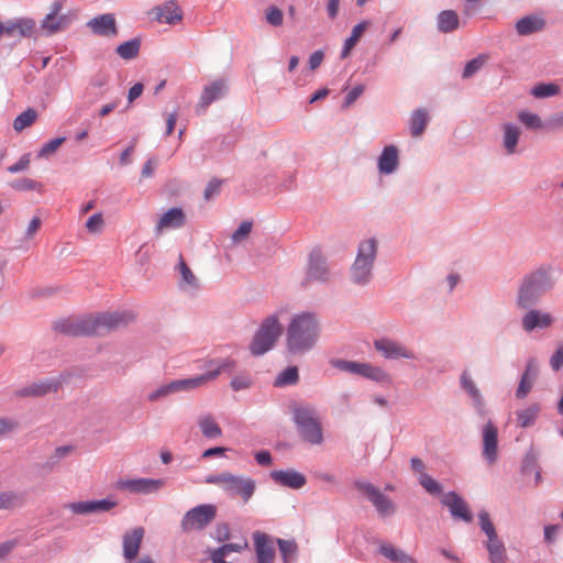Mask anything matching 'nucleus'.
Wrapping results in <instances>:
<instances>
[{
  "instance_id": "obj_1",
  "label": "nucleus",
  "mask_w": 563,
  "mask_h": 563,
  "mask_svg": "<svg viewBox=\"0 0 563 563\" xmlns=\"http://www.w3.org/2000/svg\"><path fill=\"white\" fill-rule=\"evenodd\" d=\"M129 311L103 312L96 316L68 318L55 323V330L70 336L106 335L133 320Z\"/></svg>"
},
{
  "instance_id": "obj_2",
  "label": "nucleus",
  "mask_w": 563,
  "mask_h": 563,
  "mask_svg": "<svg viewBox=\"0 0 563 563\" xmlns=\"http://www.w3.org/2000/svg\"><path fill=\"white\" fill-rule=\"evenodd\" d=\"M320 322L311 312L295 314L286 331V347L292 355H302L311 351L320 336Z\"/></svg>"
},
{
  "instance_id": "obj_3",
  "label": "nucleus",
  "mask_w": 563,
  "mask_h": 563,
  "mask_svg": "<svg viewBox=\"0 0 563 563\" xmlns=\"http://www.w3.org/2000/svg\"><path fill=\"white\" fill-rule=\"evenodd\" d=\"M553 286L554 282L552 280L551 269L549 267L541 266L530 272L523 276L518 286L516 307L518 309L536 307Z\"/></svg>"
},
{
  "instance_id": "obj_4",
  "label": "nucleus",
  "mask_w": 563,
  "mask_h": 563,
  "mask_svg": "<svg viewBox=\"0 0 563 563\" xmlns=\"http://www.w3.org/2000/svg\"><path fill=\"white\" fill-rule=\"evenodd\" d=\"M234 366L235 363L232 360H224L219 364L214 361H211L209 362V369L206 374L185 379L172 380L168 384H165L150 393L147 398L150 401H157L175 393L199 388L206 385L208 382L217 378L221 372L231 371L234 368Z\"/></svg>"
},
{
  "instance_id": "obj_5",
  "label": "nucleus",
  "mask_w": 563,
  "mask_h": 563,
  "mask_svg": "<svg viewBox=\"0 0 563 563\" xmlns=\"http://www.w3.org/2000/svg\"><path fill=\"white\" fill-rule=\"evenodd\" d=\"M377 251L378 243L374 238L360 242L355 261L350 268L353 284L365 286L371 283Z\"/></svg>"
},
{
  "instance_id": "obj_6",
  "label": "nucleus",
  "mask_w": 563,
  "mask_h": 563,
  "mask_svg": "<svg viewBox=\"0 0 563 563\" xmlns=\"http://www.w3.org/2000/svg\"><path fill=\"white\" fill-rule=\"evenodd\" d=\"M292 413L300 438L311 445L322 444L323 431L316 410L311 407L295 405Z\"/></svg>"
},
{
  "instance_id": "obj_7",
  "label": "nucleus",
  "mask_w": 563,
  "mask_h": 563,
  "mask_svg": "<svg viewBox=\"0 0 563 563\" xmlns=\"http://www.w3.org/2000/svg\"><path fill=\"white\" fill-rule=\"evenodd\" d=\"M205 482L219 485L228 495L241 497L244 503L253 497L256 489V483L251 477L233 475L228 472L211 474L206 477Z\"/></svg>"
},
{
  "instance_id": "obj_8",
  "label": "nucleus",
  "mask_w": 563,
  "mask_h": 563,
  "mask_svg": "<svg viewBox=\"0 0 563 563\" xmlns=\"http://www.w3.org/2000/svg\"><path fill=\"white\" fill-rule=\"evenodd\" d=\"M282 333V327L277 314H271L263 320L255 332L250 344V351L254 356H260L268 352L275 345Z\"/></svg>"
},
{
  "instance_id": "obj_9",
  "label": "nucleus",
  "mask_w": 563,
  "mask_h": 563,
  "mask_svg": "<svg viewBox=\"0 0 563 563\" xmlns=\"http://www.w3.org/2000/svg\"><path fill=\"white\" fill-rule=\"evenodd\" d=\"M353 487L375 507L379 517H390L396 512V504L372 483L356 479Z\"/></svg>"
},
{
  "instance_id": "obj_10",
  "label": "nucleus",
  "mask_w": 563,
  "mask_h": 563,
  "mask_svg": "<svg viewBox=\"0 0 563 563\" xmlns=\"http://www.w3.org/2000/svg\"><path fill=\"white\" fill-rule=\"evenodd\" d=\"M217 517V507L212 504H202L189 509L180 521L183 532L201 531Z\"/></svg>"
},
{
  "instance_id": "obj_11",
  "label": "nucleus",
  "mask_w": 563,
  "mask_h": 563,
  "mask_svg": "<svg viewBox=\"0 0 563 563\" xmlns=\"http://www.w3.org/2000/svg\"><path fill=\"white\" fill-rule=\"evenodd\" d=\"M375 350L380 353L386 360L397 361L400 358L417 360V354L413 350L409 349L404 343L390 339L379 338L374 341Z\"/></svg>"
},
{
  "instance_id": "obj_12",
  "label": "nucleus",
  "mask_w": 563,
  "mask_h": 563,
  "mask_svg": "<svg viewBox=\"0 0 563 563\" xmlns=\"http://www.w3.org/2000/svg\"><path fill=\"white\" fill-rule=\"evenodd\" d=\"M62 9L63 2L54 1L51 12L42 21L41 27L47 35L64 31L71 24L73 18L69 14H60Z\"/></svg>"
},
{
  "instance_id": "obj_13",
  "label": "nucleus",
  "mask_w": 563,
  "mask_h": 563,
  "mask_svg": "<svg viewBox=\"0 0 563 563\" xmlns=\"http://www.w3.org/2000/svg\"><path fill=\"white\" fill-rule=\"evenodd\" d=\"M330 278L327 258L320 250H313L309 255L306 282L328 283Z\"/></svg>"
},
{
  "instance_id": "obj_14",
  "label": "nucleus",
  "mask_w": 563,
  "mask_h": 563,
  "mask_svg": "<svg viewBox=\"0 0 563 563\" xmlns=\"http://www.w3.org/2000/svg\"><path fill=\"white\" fill-rule=\"evenodd\" d=\"M86 26L96 36L114 37L119 33L117 20L113 13L96 15L87 22Z\"/></svg>"
},
{
  "instance_id": "obj_15",
  "label": "nucleus",
  "mask_w": 563,
  "mask_h": 563,
  "mask_svg": "<svg viewBox=\"0 0 563 563\" xmlns=\"http://www.w3.org/2000/svg\"><path fill=\"white\" fill-rule=\"evenodd\" d=\"M483 451L482 455L488 465H493L498 459V429L489 420L482 430Z\"/></svg>"
},
{
  "instance_id": "obj_16",
  "label": "nucleus",
  "mask_w": 563,
  "mask_h": 563,
  "mask_svg": "<svg viewBox=\"0 0 563 563\" xmlns=\"http://www.w3.org/2000/svg\"><path fill=\"white\" fill-rule=\"evenodd\" d=\"M165 485L164 479L154 478H134L119 481L117 487L133 494H153L158 492Z\"/></svg>"
},
{
  "instance_id": "obj_17",
  "label": "nucleus",
  "mask_w": 563,
  "mask_h": 563,
  "mask_svg": "<svg viewBox=\"0 0 563 563\" xmlns=\"http://www.w3.org/2000/svg\"><path fill=\"white\" fill-rule=\"evenodd\" d=\"M525 310L526 313L521 318L523 331L530 333L537 329H548L553 324L554 319L551 313L534 309L533 307Z\"/></svg>"
},
{
  "instance_id": "obj_18",
  "label": "nucleus",
  "mask_w": 563,
  "mask_h": 563,
  "mask_svg": "<svg viewBox=\"0 0 563 563\" xmlns=\"http://www.w3.org/2000/svg\"><path fill=\"white\" fill-rule=\"evenodd\" d=\"M441 503L443 506L449 508L451 516L455 520H462L467 523L473 521V516L466 501L455 492L444 494Z\"/></svg>"
},
{
  "instance_id": "obj_19",
  "label": "nucleus",
  "mask_w": 563,
  "mask_h": 563,
  "mask_svg": "<svg viewBox=\"0 0 563 563\" xmlns=\"http://www.w3.org/2000/svg\"><path fill=\"white\" fill-rule=\"evenodd\" d=\"M65 380L64 375L60 378H48L41 382H35L21 390H19V395L22 397H40L47 395L49 393L57 391Z\"/></svg>"
},
{
  "instance_id": "obj_20",
  "label": "nucleus",
  "mask_w": 563,
  "mask_h": 563,
  "mask_svg": "<svg viewBox=\"0 0 563 563\" xmlns=\"http://www.w3.org/2000/svg\"><path fill=\"white\" fill-rule=\"evenodd\" d=\"M271 478L276 484L291 489H300L307 483L306 476L294 468L272 471Z\"/></svg>"
},
{
  "instance_id": "obj_21",
  "label": "nucleus",
  "mask_w": 563,
  "mask_h": 563,
  "mask_svg": "<svg viewBox=\"0 0 563 563\" xmlns=\"http://www.w3.org/2000/svg\"><path fill=\"white\" fill-rule=\"evenodd\" d=\"M186 214L181 208L174 207L163 213L155 225V232L161 234L164 230H175L184 227Z\"/></svg>"
},
{
  "instance_id": "obj_22",
  "label": "nucleus",
  "mask_w": 563,
  "mask_h": 563,
  "mask_svg": "<svg viewBox=\"0 0 563 563\" xmlns=\"http://www.w3.org/2000/svg\"><path fill=\"white\" fill-rule=\"evenodd\" d=\"M144 528L136 527L132 530L126 531L123 534V556L129 562H131L137 556L142 540L144 538Z\"/></svg>"
},
{
  "instance_id": "obj_23",
  "label": "nucleus",
  "mask_w": 563,
  "mask_h": 563,
  "mask_svg": "<svg viewBox=\"0 0 563 563\" xmlns=\"http://www.w3.org/2000/svg\"><path fill=\"white\" fill-rule=\"evenodd\" d=\"M253 541L257 563H273L275 558V549L269 536L261 531H255L253 533Z\"/></svg>"
},
{
  "instance_id": "obj_24",
  "label": "nucleus",
  "mask_w": 563,
  "mask_h": 563,
  "mask_svg": "<svg viewBox=\"0 0 563 563\" xmlns=\"http://www.w3.org/2000/svg\"><path fill=\"white\" fill-rule=\"evenodd\" d=\"M460 380L462 389L471 397L476 412L485 417L487 415L485 400L467 371L462 373Z\"/></svg>"
},
{
  "instance_id": "obj_25",
  "label": "nucleus",
  "mask_w": 563,
  "mask_h": 563,
  "mask_svg": "<svg viewBox=\"0 0 563 563\" xmlns=\"http://www.w3.org/2000/svg\"><path fill=\"white\" fill-rule=\"evenodd\" d=\"M35 29L32 19H16L1 22V35L30 37Z\"/></svg>"
},
{
  "instance_id": "obj_26",
  "label": "nucleus",
  "mask_w": 563,
  "mask_h": 563,
  "mask_svg": "<svg viewBox=\"0 0 563 563\" xmlns=\"http://www.w3.org/2000/svg\"><path fill=\"white\" fill-rule=\"evenodd\" d=\"M538 374L539 366L537 361L534 358H530L526 364V368L521 375L518 388L516 390V397L518 399H523L530 393L538 377Z\"/></svg>"
},
{
  "instance_id": "obj_27",
  "label": "nucleus",
  "mask_w": 563,
  "mask_h": 563,
  "mask_svg": "<svg viewBox=\"0 0 563 563\" xmlns=\"http://www.w3.org/2000/svg\"><path fill=\"white\" fill-rule=\"evenodd\" d=\"M228 91L224 79H218L206 86L198 103V111L206 110L213 101L222 98Z\"/></svg>"
},
{
  "instance_id": "obj_28",
  "label": "nucleus",
  "mask_w": 563,
  "mask_h": 563,
  "mask_svg": "<svg viewBox=\"0 0 563 563\" xmlns=\"http://www.w3.org/2000/svg\"><path fill=\"white\" fill-rule=\"evenodd\" d=\"M399 166V152L395 145L384 147L377 161V167L380 174L389 175L397 170Z\"/></svg>"
},
{
  "instance_id": "obj_29",
  "label": "nucleus",
  "mask_w": 563,
  "mask_h": 563,
  "mask_svg": "<svg viewBox=\"0 0 563 563\" xmlns=\"http://www.w3.org/2000/svg\"><path fill=\"white\" fill-rule=\"evenodd\" d=\"M544 27V19L536 14L526 15L519 19L515 24L516 32L520 36H529L533 33L543 31Z\"/></svg>"
},
{
  "instance_id": "obj_30",
  "label": "nucleus",
  "mask_w": 563,
  "mask_h": 563,
  "mask_svg": "<svg viewBox=\"0 0 563 563\" xmlns=\"http://www.w3.org/2000/svg\"><path fill=\"white\" fill-rule=\"evenodd\" d=\"M485 548L488 552V559L490 563H507V552L504 541L498 534L487 538Z\"/></svg>"
},
{
  "instance_id": "obj_31",
  "label": "nucleus",
  "mask_w": 563,
  "mask_h": 563,
  "mask_svg": "<svg viewBox=\"0 0 563 563\" xmlns=\"http://www.w3.org/2000/svg\"><path fill=\"white\" fill-rule=\"evenodd\" d=\"M503 131V146L508 155H512L517 151V144L521 134V130L514 123H504Z\"/></svg>"
},
{
  "instance_id": "obj_32",
  "label": "nucleus",
  "mask_w": 563,
  "mask_h": 563,
  "mask_svg": "<svg viewBox=\"0 0 563 563\" xmlns=\"http://www.w3.org/2000/svg\"><path fill=\"white\" fill-rule=\"evenodd\" d=\"M437 24L441 33H451L459 29L460 19L454 10H444L439 13Z\"/></svg>"
},
{
  "instance_id": "obj_33",
  "label": "nucleus",
  "mask_w": 563,
  "mask_h": 563,
  "mask_svg": "<svg viewBox=\"0 0 563 563\" xmlns=\"http://www.w3.org/2000/svg\"><path fill=\"white\" fill-rule=\"evenodd\" d=\"M157 18H164V21L168 24H174L183 20L181 9L176 3V0H169L164 8L156 7Z\"/></svg>"
},
{
  "instance_id": "obj_34",
  "label": "nucleus",
  "mask_w": 563,
  "mask_h": 563,
  "mask_svg": "<svg viewBox=\"0 0 563 563\" xmlns=\"http://www.w3.org/2000/svg\"><path fill=\"white\" fill-rule=\"evenodd\" d=\"M198 426L203 437L217 439L222 435V430L211 415H203L198 418Z\"/></svg>"
},
{
  "instance_id": "obj_35",
  "label": "nucleus",
  "mask_w": 563,
  "mask_h": 563,
  "mask_svg": "<svg viewBox=\"0 0 563 563\" xmlns=\"http://www.w3.org/2000/svg\"><path fill=\"white\" fill-rule=\"evenodd\" d=\"M379 553L395 563H412L413 559L390 543H380Z\"/></svg>"
},
{
  "instance_id": "obj_36",
  "label": "nucleus",
  "mask_w": 563,
  "mask_h": 563,
  "mask_svg": "<svg viewBox=\"0 0 563 563\" xmlns=\"http://www.w3.org/2000/svg\"><path fill=\"white\" fill-rule=\"evenodd\" d=\"M369 21H362L352 29L351 35L345 40L341 52V58L344 59L350 55L351 49L357 44L360 37L368 27Z\"/></svg>"
},
{
  "instance_id": "obj_37",
  "label": "nucleus",
  "mask_w": 563,
  "mask_h": 563,
  "mask_svg": "<svg viewBox=\"0 0 563 563\" xmlns=\"http://www.w3.org/2000/svg\"><path fill=\"white\" fill-rule=\"evenodd\" d=\"M428 113L423 109L413 111L410 118V133L413 137L422 135L428 124Z\"/></svg>"
},
{
  "instance_id": "obj_38",
  "label": "nucleus",
  "mask_w": 563,
  "mask_h": 563,
  "mask_svg": "<svg viewBox=\"0 0 563 563\" xmlns=\"http://www.w3.org/2000/svg\"><path fill=\"white\" fill-rule=\"evenodd\" d=\"M25 498L21 493L7 490L0 493V510L1 509H15L24 505Z\"/></svg>"
},
{
  "instance_id": "obj_39",
  "label": "nucleus",
  "mask_w": 563,
  "mask_h": 563,
  "mask_svg": "<svg viewBox=\"0 0 563 563\" xmlns=\"http://www.w3.org/2000/svg\"><path fill=\"white\" fill-rule=\"evenodd\" d=\"M140 48H141V40L135 37V38H132L130 41H126V42L120 44L115 48V53L121 58H123L125 60H130V59H134L139 55Z\"/></svg>"
},
{
  "instance_id": "obj_40",
  "label": "nucleus",
  "mask_w": 563,
  "mask_h": 563,
  "mask_svg": "<svg viewBox=\"0 0 563 563\" xmlns=\"http://www.w3.org/2000/svg\"><path fill=\"white\" fill-rule=\"evenodd\" d=\"M541 411V407L538 404H532L526 409L517 412V422L521 428H528L536 422L539 413Z\"/></svg>"
},
{
  "instance_id": "obj_41",
  "label": "nucleus",
  "mask_w": 563,
  "mask_h": 563,
  "mask_svg": "<svg viewBox=\"0 0 563 563\" xmlns=\"http://www.w3.org/2000/svg\"><path fill=\"white\" fill-rule=\"evenodd\" d=\"M299 380V372L297 366H288L280 372L274 380L275 387L294 386Z\"/></svg>"
},
{
  "instance_id": "obj_42",
  "label": "nucleus",
  "mask_w": 563,
  "mask_h": 563,
  "mask_svg": "<svg viewBox=\"0 0 563 563\" xmlns=\"http://www.w3.org/2000/svg\"><path fill=\"white\" fill-rule=\"evenodd\" d=\"M179 272L181 275V280L179 283L180 288L197 289L199 287L197 277L186 264L183 256H179Z\"/></svg>"
},
{
  "instance_id": "obj_43",
  "label": "nucleus",
  "mask_w": 563,
  "mask_h": 563,
  "mask_svg": "<svg viewBox=\"0 0 563 563\" xmlns=\"http://www.w3.org/2000/svg\"><path fill=\"white\" fill-rule=\"evenodd\" d=\"M361 376L377 383H386L390 380L389 375L383 368L368 363L363 364Z\"/></svg>"
},
{
  "instance_id": "obj_44",
  "label": "nucleus",
  "mask_w": 563,
  "mask_h": 563,
  "mask_svg": "<svg viewBox=\"0 0 563 563\" xmlns=\"http://www.w3.org/2000/svg\"><path fill=\"white\" fill-rule=\"evenodd\" d=\"M37 113L34 109L29 108L27 110L20 113L13 121V129L16 132L23 131L25 128L33 124L36 120Z\"/></svg>"
},
{
  "instance_id": "obj_45",
  "label": "nucleus",
  "mask_w": 563,
  "mask_h": 563,
  "mask_svg": "<svg viewBox=\"0 0 563 563\" xmlns=\"http://www.w3.org/2000/svg\"><path fill=\"white\" fill-rule=\"evenodd\" d=\"M331 364L339 371L361 376L364 363L338 358L331 361Z\"/></svg>"
},
{
  "instance_id": "obj_46",
  "label": "nucleus",
  "mask_w": 563,
  "mask_h": 563,
  "mask_svg": "<svg viewBox=\"0 0 563 563\" xmlns=\"http://www.w3.org/2000/svg\"><path fill=\"white\" fill-rule=\"evenodd\" d=\"M559 92L560 87L554 82H541L536 85L531 90L532 96L539 99L553 97L556 96Z\"/></svg>"
},
{
  "instance_id": "obj_47",
  "label": "nucleus",
  "mask_w": 563,
  "mask_h": 563,
  "mask_svg": "<svg viewBox=\"0 0 563 563\" xmlns=\"http://www.w3.org/2000/svg\"><path fill=\"white\" fill-rule=\"evenodd\" d=\"M418 482L430 495L438 496L443 492L442 485L429 474L420 475Z\"/></svg>"
},
{
  "instance_id": "obj_48",
  "label": "nucleus",
  "mask_w": 563,
  "mask_h": 563,
  "mask_svg": "<svg viewBox=\"0 0 563 563\" xmlns=\"http://www.w3.org/2000/svg\"><path fill=\"white\" fill-rule=\"evenodd\" d=\"M518 119L528 129H531V130L544 129V122H542L541 118L536 113H531L528 111H520L518 113Z\"/></svg>"
},
{
  "instance_id": "obj_49",
  "label": "nucleus",
  "mask_w": 563,
  "mask_h": 563,
  "mask_svg": "<svg viewBox=\"0 0 563 563\" xmlns=\"http://www.w3.org/2000/svg\"><path fill=\"white\" fill-rule=\"evenodd\" d=\"M486 60H487V56L479 55V56L471 59L470 62H467L463 69L462 77L464 79H468L472 76H474L484 66Z\"/></svg>"
},
{
  "instance_id": "obj_50",
  "label": "nucleus",
  "mask_w": 563,
  "mask_h": 563,
  "mask_svg": "<svg viewBox=\"0 0 563 563\" xmlns=\"http://www.w3.org/2000/svg\"><path fill=\"white\" fill-rule=\"evenodd\" d=\"M277 544L285 563H289V559L297 552V544L295 541L277 539Z\"/></svg>"
},
{
  "instance_id": "obj_51",
  "label": "nucleus",
  "mask_w": 563,
  "mask_h": 563,
  "mask_svg": "<svg viewBox=\"0 0 563 563\" xmlns=\"http://www.w3.org/2000/svg\"><path fill=\"white\" fill-rule=\"evenodd\" d=\"M479 526L482 531L486 534L487 538H492L497 534L495 526L489 518V515L486 510H482L478 514Z\"/></svg>"
},
{
  "instance_id": "obj_52",
  "label": "nucleus",
  "mask_w": 563,
  "mask_h": 563,
  "mask_svg": "<svg viewBox=\"0 0 563 563\" xmlns=\"http://www.w3.org/2000/svg\"><path fill=\"white\" fill-rule=\"evenodd\" d=\"M252 228L253 222L251 220H244L232 234L233 243H241L244 241L250 235Z\"/></svg>"
},
{
  "instance_id": "obj_53",
  "label": "nucleus",
  "mask_w": 563,
  "mask_h": 563,
  "mask_svg": "<svg viewBox=\"0 0 563 563\" xmlns=\"http://www.w3.org/2000/svg\"><path fill=\"white\" fill-rule=\"evenodd\" d=\"M544 129L549 132H558L563 130V111L552 113L544 121Z\"/></svg>"
},
{
  "instance_id": "obj_54",
  "label": "nucleus",
  "mask_w": 563,
  "mask_h": 563,
  "mask_svg": "<svg viewBox=\"0 0 563 563\" xmlns=\"http://www.w3.org/2000/svg\"><path fill=\"white\" fill-rule=\"evenodd\" d=\"M10 186L19 191H29L38 189L41 184L31 178H19L13 180Z\"/></svg>"
},
{
  "instance_id": "obj_55",
  "label": "nucleus",
  "mask_w": 563,
  "mask_h": 563,
  "mask_svg": "<svg viewBox=\"0 0 563 563\" xmlns=\"http://www.w3.org/2000/svg\"><path fill=\"white\" fill-rule=\"evenodd\" d=\"M104 220L102 213L92 214L86 222V229L89 233L97 234L103 230Z\"/></svg>"
},
{
  "instance_id": "obj_56",
  "label": "nucleus",
  "mask_w": 563,
  "mask_h": 563,
  "mask_svg": "<svg viewBox=\"0 0 563 563\" xmlns=\"http://www.w3.org/2000/svg\"><path fill=\"white\" fill-rule=\"evenodd\" d=\"M265 18H266V21L268 24H271L273 26H280L284 21V13L277 7L269 5L266 9Z\"/></svg>"
},
{
  "instance_id": "obj_57",
  "label": "nucleus",
  "mask_w": 563,
  "mask_h": 563,
  "mask_svg": "<svg viewBox=\"0 0 563 563\" xmlns=\"http://www.w3.org/2000/svg\"><path fill=\"white\" fill-rule=\"evenodd\" d=\"M117 505L118 503L110 498L90 500L91 514L110 511Z\"/></svg>"
},
{
  "instance_id": "obj_58",
  "label": "nucleus",
  "mask_w": 563,
  "mask_h": 563,
  "mask_svg": "<svg viewBox=\"0 0 563 563\" xmlns=\"http://www.w3.org/2000/svg\"><path fill=\"white\" fill-rule=\"evenodd\" d=\"M230 386L235 391L247 389L252 386V378L246 373L239 374L232 378Z\"/></svg>"
},
{
  "instance_id": "obj_59",
  "label": "nucleus",
  "mask_w": 563,
  "mask_h": 563,
  "mask_svg": "<svg viewBox=\"0 0 563 563\" xmlns=\"http://www.w3.org/2000/svg\"><path fill=\"white\" fill-rule=\"evenodd\" d=\"M65 140V137H56L48 141L40 150L38 157H48L51 154L55 153Z\"/></svg>"
},
{
  "instance_id": "obj_60",
  "label": "nucleus",
  "mask_w": 563,
  "mask_h": 563,
  "mask_svg": "<svg viewBox=\"0 0 563 563\" xmlns=\"http://www.w3.org/2000/svg\"><path fill=\"white\" fill-rule=\"evenodd\" d=\"M222 180L218 178H212L206 186L203 191V198L209 201L216 196H218L221 191Z\"/></svg>"
},
{
  "instance_id": "obj_61",
  "label": "nucleus",
  "mask_w": 563,
  "mask_h": 563,
  "mask_svg": "<svg viewBox=\"0 0 563 563\" xmlns=\"http://www.w3.org/2000/svg\"><path fill=\"white\" fill-rule=\"evenodd\" d=\"M19 428L18 421L10 418H0V438L7 437Z\"/></svg>"
},
{
  "instance_id": "obj_62",
  "label": "nucleus",
  "mask_w": 563,
  "mask_h": 563,
  "mask_svg": "<svg viewBox=\"0 0 563 563\" xmlns=\"http://www.w3.org/2000/svg\"><path fill=\"white\" fill-rule=\"evenodd\" d=\"M76 515L91 514L90 500L70 503L65 506Z\"/></svg>"
},
{
  "instance_id": "obj_63",
  "label": "nucleus",
  "mask_w": 563,
  "mask_h": 563,
  "mask_svg": "<svg viewBox=\"0 0 563 563\" xmlns=\"http://www.w3.org/2000/svg\"><path fill=\"white\" fill-rule=\"evenodd\" d=\"M550 366L555 372L563 367V343L558 346L556 351L551 356Z\"/></svg>"
},
{
  "instance_id": "obj_64",
  "label": "nucleus",
  "mask_w": 563,
  "mask_h": 563,
  "mask_svg": "<svg viewBox=\"0 0 563 563\" xmlns=\"http://www.w3.org/2000/svg\"><path fill=\"white\" fill-rule=\"evenodd\" d=\"M312 477L319 482L336 485L338 478L334 474L324 471H314Z\"/></svg>"
}]
</instances>
